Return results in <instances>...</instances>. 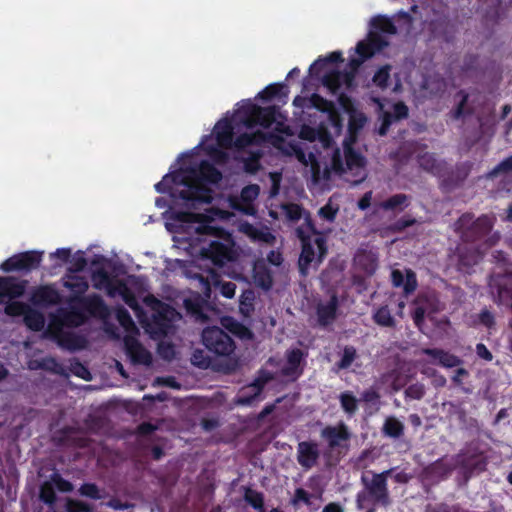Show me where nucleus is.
I'll return each mask as SVG.
<instances>
[{
  "instance_id": "obj_1",
  "label": "nucleus",
  "mask_w": 512,
  "mask_h": 512,
  "mask_svg": "<svg viewBox=\"0 0 512 512\" xmlns=\"http://www.w3.org/2000/svg\"><path fill=\"white\" fill-rule=\"evenodd\" d=\"M370 25L367 39L360 41L354 54L350 55L349 72L341 74L337 71L343 62L337 51L318 58L309 69L311 76L322 75L323 86L339 96L342 109L349 115V136L343 141V152L334 146V135L340 132L341 120L333 105L319 95L313 94L309 99L298 96L293 104L327 112L334 132L324 127L304 126L300 131V138L307 141L304 146L287 140L290 133L284 117L274 108H260L252 100L241 101L230 118L226 116L219 120L212 133L193 150L179 156L169 172L155 184L158 193H166L172 199L173 206L165 213V218L176 249L197 261H210L219 267L237 260L239 254L231 235L215 225L216 219H226L230 213L214 208L205 213L191 211L211 202L212 185L221 179V173L210 167L206 158L215 163L225 162L227 151L232 147L240 150L268 142L309 167L314 181L328 178L332 171L345 175L353 184L366 178L365 159L351 147L356 132L366 123V117L355 109L344 91L353 86L358 67L386 45L379 33L396 32L394 24L385 16L374 17Z\"/></svg>"
},
{
  "instance_id": "obj_2",
  "label": "nucleus",
  "mask_w": 512,
  "mask_h": 512,
  "mask_svg": "<svg viewBox=\"0 0 512 512\" xmlns=\"http://www.w3.org/2000/svg\"><path fill=\"white\" fill-rule=\"evenodd\" d=\"M93 286L104 290L113 299H120L131 307L139 318L145 331L155 339L166 336L180 314L173 308L161 303L153 296H146L144 304L147 312L142 314L137 306L136 298L142 295L143 282L135 276H109L104 270L95 271L92 275Z\"/></svg>"
},
{
  "instance_id": "obj_3",
  "label": "nucleus",
  "mask_w": 512,
  "mask_h": 512,
  "mask_svg": "<svg viewBox=\"0 0 512 512\" xmlns=\"http://www.w3.org/2000/svg\"><path fill=\"white\" fill-rule=\"evenodd\" d=\"M305 227L297 228V233L302 240V253L299 259L301 272L305 274L310 266L318 265L325 253L326 247L321 235L314 232L308 217H304Z\"/></svg>"
},
{
  "instance_id": "obj_4",
  "label": "nucleus",
  "mask_w": 512,
  "mask_h": 512,
  "mask_svg": "<svg viewBox=\"0 0 512 512\" xmlns=\"http://www.w3.org/2000/svg\"><path fill=\"white\" fill-rule=\"evenodd\" d=\"M117 319L127 332L124 342L127 354L134 363L148 365L151 362V354L135 339V325L125 310L117 311Z\"/></svg>"
},
{
  "instance_id": "obj_5",
  "label": "nucleus",
  "mask_w": 512,
  "mask_h": 512,
  "mask_svg": "<svg viewBox=\"0 0 512 512\" xmlns=\"http://www.w3.org/2000/svg\"><path fill=\"white\" fill-rule=\"evenodd\" d=\"M281 262V254L276 251L270 252L267 261L263 259L256 261L253 266L252 274V280L254 284L264 290L270 289L273 283V275L275 273V269L269 267L268 263L274 267H278Z\"/></svg>"
},
{
  "instance_id": "obj_6",
  "label": "nucleus",
  "mask_w": 512,
  "mask_h": 512,
  "mask_svg": "<svg viewBox=\"0 0 512 512\" xmlns=\"http://www.w3.org/2000/svg\"><path fill=\"white\" fill-rule=\"evenodd\" d=\"M203 344L218 355H229L234 350L231 338L217 327L206 328L202 333Z\"/></svg>"
},
{
  "instance_id": "obj_7",
  "label": "nucleus",
  "mask_w": 512,
  "mask_h": 512,
  "mask_svg": "<svg viewBox=\"0 0 512 512\" xmlns=\"http://www.w3.org/2000/svg\"><path fill=\"white\" fill-rule=\"evenodd\" d=\"M5 313L10 316H23L26 326L34 331L45 328L46 322L41 313L21 302H10L5 307Z\"/></svg>"
},
{
  "instance_id": "obj_8",
  "label": "nucleus",
  "mask_w": 512,
  "mask_h": 512,
  "mask_svg": "<svg viewBox=\"0 0 512 512\" xmlns=\"http://www.w3.org/2000/svg\"><path fill=\"white\" fill-rule=\"evenodd\" d=\"M43 252L28 251L13 255L0 265V270L4 272L30 270L38 267L42 260Z\"/></svg>"
},
{
  "instance_id": "obj_9",
  "label": "nucleus",
  "mask_w": 512,
  "mask_h": 512,
  "mask_svg": "<svg viewBox=\"0 0 512 512\" xmlns=\"http://www.w3.org/2000/svg\"><path fill=\"white\" fill-rule=\"evenodd\" d=\"M259 195V187L257 185H248L243 188L239 198H231L229 200L230 207L244 212L246 214L255 213V200Z\"/></svg>"
},
{
  "instance_id": "obj_10",
  "label": "nucleus",
  "mask_w": 512,
  "mask_h": 512,
  "mask_svg": "<svg viewBox=\"0 0 512 512\" xmlns=\"http://www.w3.org/2000/svg\"><path fill=\"white\" fill-rule=\"evenodd\" d=\"M84 319V314H70L64 318L61 316H51L45 333L51 337L60 338L64 326H78Z\"/></svg>"
},
{
  "instance_id": "obj_11",
  "label": "nucleus",
  "mask_w": 512,
  "mask_h": 512,
  "mask_svg": "<svg viewBox=\"0 0 512 512\" xmlns=\"http://www.w3.org/2000/svg\"><path fill=\"white\" fill-rule=\"evenodd\" d=\"M379 110L382 114V125L379 128V134L384 135L387 131L388 126L393 120L401 119L407 116L408 109L403 103H396L392 106L393 114L390 111L387 104H383L376 100Z\"/></svg>"
},
{
  "instance_id": "obj_12",
  "label": "nucleus",
  "mask_w": 512,
  "mask_h": 512,
  "mask_svg": "<svg viewBox=\"0 0 512 512\" xmlns=\"http://www.w3.org/2000/svg\"><path fill=\"white\" fill-rule=\"evenodd\" d=\"M26 283L11 277H0V302L20 297L25 291Z\"/></svg>"
},
{
  "instance_id": "obj_13",
  "label": "nucleus",
  "mask_w": 512,
  "mask_h": 512,
  "mask_svg": "<svg viewBox=\"0 0 512 512\" xmlns=\"http://www.w3.org/2000/svg\"><path fill=\"white\" fill-rule=\"evenodd\" d=\"M303 354L300 350L294 349L288 352L287 357L281 366V373L291 380L301 374V360Z\"/></svg>"
},
{
  "instance_id": "obj_14",
  "label": "nucleus",
  "mask_w": 512,
  "mask_h": 512,
  "mask_svg": "<svg viewBox=\"0 0 512 512\" xmlns=\"http://www.w3.org/2000/svg\"><path fill=\"white\" fill-rule=\"evenodd\" d=\"M297 456L299 463L305 468H311L315 465L319 450L316 444L311 442H301L297 448Z\"/></svg>"
},
{
  "instance_id": "obj_15",
  "label": "nucleus",
  "mask_w": 512,
  "mask_h": 512,
  "mask_svg": "<svg viewBox=\"0 0 512 512\" xmlns=\"http://www.w3.org/2000/svg\"><path fill=\"white\" fill-rule=\"evenodd\" d=\"M56 487L58 490L62 492H68L72 490V485L61 479L58 475H55L52 478V483H44L41 487L40 497L43 501L47 503H52L54 501V489Z\"/></svg>"
},
{
  "instance_id": "obj_16",
  "label": "nucleus",
  "mask_w": 512,
  "mask_h": 512,
  "mask_svg": "<svg viewBox=\"0 0 512 512\" xmlns=\"http://www.w3.org/2000/svg\"><path fill=\"white\" fill-rule=\"evenodd\" d=\"M271 378L270 373L264 372L253 384L246 387L238 399L240 404H251L260 394L262 387Z\"/></svg>"
},
{
  "instance_id": "obj_17",
  "label": "nucleus",
  "mask_w": 512,
  "mask_h": 512,
  "mask_svg": "<svg viewBox=\"0 0 512 512\" xmlns=\"http://www.w3.org/2000/svg\"><path fill=\"white\" fill-rule=\"evenodd\" d=\"M60 300L58 292L52 286L40 287L32 297L33 303L37 305L55 304Z\"/></svg>"
},
{
  "instance_id": "obj_18",
  "label": "nucleus",
  "mask_w": 512,
  "mask_h": 512,
  "mask_svg": "<svg viewBox=\"0 0 512 512\" xmlns=\"http://www.w3.org/2000/svg\"><path fill=\"white\" fill-rule=\"evenodd\" d=\"M64 286L72 294L71 300L76 299L79 295L83 294L88 288L86 280L83 277L76 274L67 275L64 279Z\"/></svg>"
},
{
  "instance_id": "obj_19",
  "label": "nucleus",
  "mask_w": 512,
  "mask_h": 512,
  "mask_svg": "<svg viewBox=\"0 0 512 512\" xmlns=\"http://www.w3.org/2000/svg\"><path fill=\"white\" fill-rule=\"evenodd\" d=\"M355 265L370 275L376 270L377 257L372 251H361L355 256Z\"/></svg>"
},
{
  "instance_id": "obj_20",
  "label": "nucleus",
  "mask_w": 512,
  "mask_h": 512,
  "mask_svg": "<svg viewBox=\"0 0 512 512\" xmlns=\"http://www.w3.org/2000/svg\"><path fill=\"white\" fill-rule=\"evenodd\" d=\"M445 83L438 75H429L421 83V94L423 97L436 95L443 91Z\"/></svg>"
},
{
  "instance_id": "obj_21",
  "label": "nucleus",
  "mask_w": 512,
  "mask_h": 512,
  "mask_svg": "<svg viewBox=\"0 0 512 512\" xmlns=\"http://www.w3.org/2000/svg\"><path fill=\"white\" fill-rule=\"evenodd\" d=\"M392 282L395 286H402L405 292L409 293L416 287L415 274L409 270L403 274L400 270H393L391 273Z\"/></svg>"
},
{
  "instance_id": "obj_22",
  "label": "nucleus",
  "mask_w": 512,
  "mask_h": 512,
  "mask_svg": "<svg viewBox=\"0 0 512 512\" xmlns=\"http://www.w3.org/2000/svg\"><path fill=\"white\" fill-rule=\"evenodd\" d=\"M424 353L431 358L432 363H438L447 368L456 367L460 363L456 356L442 350H425Z\"/></svg>"
},
{
  "instance_id": "obj_23",
  "label": "nucleus",
  "mask_w": 512,
  "mask_h": 512,
  "mask_svg": "<svg viewBox=\"0 0 512 512\" xmlns=\"http://www.w3.org/2000/svg\"><path fill=\"white\" fill-rule=\"evenodd\" d=\"M322 436L328 439L331 446H337L348 438V433L346 428L341 425L324 429Z\"/></svg>"
},
{
  "instance_id": "obj_24",
  "label": "nucleus",
  "mask_w": 512,
  "mask_h": 512,
  "mask_svg": "<svg viewBox=\"0 0 512 512\" xmlns=\"http://www.w3.org/2000/svg\"><path fill=\"white\" fill-rule=\"evenodd\" d=\"M87 312L93 316L106 318L109 314L108 308L102 303L98 297H91L84 300L83 303Z\"/></svg>"
},
{
  "instance_id": "obj_25",
  "label": "nucleus",
  "mask_w": 512,
  "mask_h": 512,
  "mask_svg": "<svg viewBox=\"0 0 512 512\" xmlns=\"http://www.w3.org/2000/svg\"><path fill=\"white\" fill-rule=\"evenodd\" d=\"M294 505H306L312 509H317L320 506V497L318 495H309L303 489H297L293 498Z\"/></svg>"
},
{
  "instance_id": "obj_26",
  "label": "nucleus",
  "mask_w": 512,
  "mask_h": 512,
  "mask_svg": "<svg viewBox=\"0 0 512 512\" xmlns=\"http://www.w3.org/2000/svg\"><path fill=\"white\" fill-rule=\"evenodd\" d=\"M336 311V298L333 296L329 299L326 304H320L318 306V317L322 324L331 322L335 317Z\"/></svg>"
},
{
  "instance_id": "obj_27",
  "label": "nucleus",
  "mask_w": 512,
  "mask_h": 512,
  "mask_svg": "<svg viewBox=\"0 0 512 512\" xmlns=\"http://www.w3.org/2000/svg\"><path fill=\"white\" fill-rule=\"evenodd\" d=\"M370 494L376 501L385 503L386 488L384 475H376L373 478Z\"/></svg>"
},
{
  "instance_id": "obj_28",
  "label": "nucleus",
  "mask_w": 512,
  "mask_h": 512,
  "mask_svg": "<svg viewBox=\"0 0 512 512\" xmlns=\"http://www.w3.org/2000/svg\"><path fill=\"white\" fill-rule=\"evenodd\" d=\"M222 324L231 333L235 334L241 339H250L252 337V333L248 328L233 319L225 318L222 320Z\"/></svg>"
},
{
  "instance_id": "obj_29",
  "label": "nucleus",
  "mask_w": 512,
  "mask_h": 512,
  "mask_svg": "<svg viewBox=\"0 0 512 512\" xmlns=\"http://www.w3.org/2000/svg\"><path fill=\"white\" fill-rule=\"evenodd\" d=\"M255 300V294L251 290H247L242 293L240 297L239 309L244 316H250L253 311V303Z\"/></svg>"
},
{
  "instance_id": "obj_30",
  "label": "nucleus",
  "mask_w": 512,
  "mask_h": 512,
  "mask_svg": "<svg viewBox=\"0 0 512 512\" xmlns=\"http://www.w3.org/2000/svg\"><path fill=\"white\" fill-rule=\"evenodd\" d=\"M437 307L435 304L429 303V305H425L422 302L419 303V305L416 307L413 319L415 324L418 327H421L422 321L425 316H429L432 312L436 311Z\"/></svg>"
},
{
  "instance_id": "obj_31",
  "label": "nucleus",
  "mask_w": 512,
  "mask_h": 512,
  "mask_svg": "<svg viewBox=\"0 0 512 512\" xmlns=\"http://www.w3.org/2000/svg\"><path fill=\"white\" fill-rule=\"evenodd\" d=\"M374 321L384 327H392L394 326V319L390 314V311L387 307H380L373 314Z\"/></svg>"
},
{
  "instance_id": "obj_32",
  "label": "nucleus",
  "mask_w": 512,
  "mask_h": 512,
  "mask_svg": "<svg viewBox=\"0 0 512 512\" xmlns=\"http://www.w3.org/2000/svg\"><path fill=\"white\" fill-rule=\"evenodd\" d=\"M278 94H282L284 97H287L288 92L284 85L281 84H272L266 87L263 91L258 94V97L261 99H271Z\"/></svg>"
},
{
  "instance_id": "obj_33",
  "label": "nucleus",
  "mask_w": 512,
  "mask_h": 512,
  "mask_svg": "<svg viewBox=\"0 0 512 512\" xmlns=\"http://www.w3.org/2000/svg\"><path fill=\"white\" fill-rule=\"evenodd\" d=\"M402 430H403V425L397 419L388 418L385 421V424H384L385 434L392 436V437H397L402 433Z\"/></svg>"
},
{
  "instance_id": "obj_34",
  "label": "nucleus",
  "mask_w": 512,
  "mask_h": 512,
  "mask_svg": "<svg viewBox=\"0 0 512 512\" xmlns=\"http://www.w3.org/2000/svg\"><path fill=\"white\" fill-rule=\"evenodd\" d=\"M187 277H190V278H196L198 280V283L200 285V290L201 292L204 294V296L206 298H209L210 297V291H211V283L209 281V278L208 276L205 277L203 275V273H194V274H190V273H186V272H183Z\"/></svg>"
},
{
  "instance_id": "obj_35",
  "label": "nucleus",
  "mask_w": 512,
  "mask_h": 512,
  "mask_svg": "<svg viewBox=\"0 0 512 512\" xmlns=\"http://www.w3.org/2000/svg\"><path fill=\"white\" fill-rule=\"evenodd\" d=\"M243 230L252 238L259 239L267 243L271 242L274 239V237L271 235L269 231H257L250 225H244Z\"/></svg>"
},
{
  "instance_id": "obj_36",
  "label": "nucleus",
  "mask_w": 512,
  "mask_h": 512,
  "mask_svg": "<svg viewBox=\"0 0 512 512\" xmlns=\"http://www.w3.org/2000/svg\"><path fill=\"white\" fill-rule=\"evenodd\" d=\"M340 402H341L342 408L347 413L355 412V410L357 408V400L351 393L346 392V393L341 394Z\"/></svg>"
},
{
  "instance_id": "obj_37",
  "label": "nucleus",
  "mask_w": 512,
  "mask_h": 512,
  "mask_svg": "<svg viewBox=\"0 0 512 512\" xmlns=\"http://www.w3.org/2000/svg\"><path fill=\"white\" fill-rule=\"evenodd\" d=\"M282 211L289 220H298L303 217L302 209L296 204H286L282 206Z\"/></svg>"
},
{
  "instance_id": "obj_38",
  "label": "nucleus",
  "mask_w": 512,
  "mask_h": 512,
  "mask_svg": "<svg viewBox=\"0 0 512 512\" xmlns=\"http://www.w3.org/2000/svg\"><path fill=\"white\" fill-rule=\"evenodd\" d=\"M213 285L219 287L221 294L226 298H232L235 295L236 285L232 282L217 281L213 279Z\"/></svg>"
},
{
  "instance_id": "obj_39",
  "label": "nucleus",
  "mask_w": 512,
  "mask_h": 512,
  "mask_svg": "<svg viewBox=\"0 0 512 512\" xmlns=\"http://www.w3.org/2000/svg\"><path fill=\"white\" fill-rule=\"evenodd\" d=\"M71 256V250L67 248L57 249L55 252L50 254V258L55 261V265L61 266L68 262Z\"/></svg>"
},
{
  "instance_id": "obj_40",
  "label": "nucleus",
  "mask_w": 512,
  "mask_h": 512,
  "mask_svg": "<svg viewBox=\"0 0 512 512\" xmlns=\"http://www.w3.org/2000/svg\"><path fill=\"white\" fill-rule=\"evenodd\" d=\"M389 79V67L385 66L380 68L373 77V83L380 87L384 88L387 85V81Z\"/></svg>"
},
{
  "instance_id": "obj_41",
  "label": "nucleus",
  "mask_w": 512,
  "mask_h": 512,
  "mask_svg": "<svg viewBox=\"0 0 512 512\" xmlns=\"http://www.w3.org/2000/svg\"><path fill=\"white\" fill-rule=\"evenodd\" d=\"M406 196L404 195H395L391 197L389 200L382 204V207L385 209H395L402 208L406 205Z\"/></svg>"
},
{
  "instance_id": "obj_42",
  "label": "nucleus",
  "mask_w": 512,
  "mask_h": 512,
  "mask_svg": "<svg viewBox=\"0 0 512 512\" xmlns=\"http://www.w3.org/2000/svg\"><path fill=\"white\" fill-rule=\"evenodd\" d=\"M245 499L256 509L262 512L261 508L263 505V499L261 494L253 490H247L245 493Z\"/></svg>"
},
{
  "instance_id": "obj_43",
  "label": "nucleus",
  "mask_w": 512,
  "mask_h": 512,
  "mask_svg": "<svg viewBox=\"0 0 512 512\" xmlns=\"http://www.w3.org/2000/svg\"><path fill=\"white\" fill-rule=\"evenodd\" d=\"M80 493L83 496L90 497L93 499H100L103 497L100 490L94 484H85L80 488Z\"/></svg>"
},
{
  "instance_id": "obj_44",
  "label": "nucleus",
  "mask_w": 512,
  "mask_h": 512,
  "mask_svg": "<svg viewBox=\"0 0 512 512\" xmlns=\"http://www.w3.org/2000/svg\"><path fill=\"white\" fill-rule=\"evenodd\" d=\"M356 356V351L351 348L347 347L344 349L343 356L341 359V362L339 364L340 368H347L350 366V364L353 362Z\"/></svg>"
},
{
  "instance_id": "obj_45",
  "label": "nucleus",
  "mask_w": 512,
  "mask_h": 512,
  "mask_svg": "<svg viewBox=\"0 0 512 512\" xmlns=\"http://www.w3.org/2000/svg\"><path fill=\"white\" fill-rule=\"evenodd\" d=\"M67 512H88L89 509L81 502L69 500L66 505Z\"/></svg>"
},
{
  "instance_id": "obj_46",
  "label": "nucleus",
  "mask_w": 512,
  "mask_h": 512,
  "mask_svg": "<svg viewBox=\"0 0 512 512\" xmlns=\"http://www.w3.org/2000/svg\"><path fill=\"white\" fill-rule=\"evenodd\" d=\"M337 209L333 208L330 204L325 205L319 210V214L324 219L331 221L336 215Z\"/></svg>"
},
{
  "instance_id": "obj_47",
  "label": "nucleus",
  "mask_w": 512,
  "mask_h": 512,
  "mask_svg": "<svg viewBox=\"0 0 512 512\" xmlns=\"http://www.w3.org/2000/svg\"><path fill=\"white\" fill-rule=\"evenodd\" d=\"M251 155H252V158L249 160V161H246L245 162V169L250 172V173H253L255 172L257 169H258V153L254 152V151H250Z\"/></svg>"
},
{
  "instance_id": "obj_48",
  "label": "nucleus",
  "mask_w": 512,
  "mask_h": 512,
  "mask_svg": "<svg viewBox=\"0 0 512 512\" xmlns=\"http://www.w3.org/2000/svg\"><path fill=\"white\" fill-rule=\"evenodd\" d=\"M512 170V156L508 159L504 160L502 163L498 165V167L491 173V175H496L501 172H508Z\"/></svg>"
},
{
  "instance_id": "obj_49",
  "label": "nucleus",
  "mask_w": 512,
  "mask_h": 512,
  "mask_svg": "<svg viewBox=\"0 0 512 512\" xmlns=\"http://www.w3.org/2000/svg\"><path fill=\"white\" fill-rule=\"evenodd\" d=\"M270 181L272 183V195H275L278 193L279 183L281 180V175L279 173H270L269 174Z\"/></svg>"
},
{
  "instance_id": "obj_50",
  "label": "nucleus",
  "mask_w": 512,
  "mask_h": 512,
  "mask_svg": "<svg viewBox=\"0 0 512 512\" xmlns=\"http://www.w3.org/2000/svg\"><path fill=\"white\" fill-rule=\"evenodd\" d=\"M72 261L74 262V264L72 265V267H75L77 269H81L82 267L85 266V259L83 257V254L81 252H78L76 253L73 258H72Z\"/></svg>"
},
{
  "instance_id": "obj_51",
  "label": "nucleus",
  "mask_w": 512,
  "mask_h": 512,
  "mask_svg": "<svg viewBox=\"0 0 512 512\" xmlns=\"http://www.w3.org/2000/svg\"><path fill=\"white\" fill-rule=\"evenodd\" d=\"M476 351H477V354L483 358V359H486V360H491L492 359V355L491 353L488 351V349L485 347V345L483 344H478L477 347H476Z\"/></svg>"
},
{
  "instance_id": "obj_52",
  "label": "nucleus",
  "mask_w": 512,
  "mask_h": 512,
  "mask_svg": "<svg viewBox=\"0 0 512 512\" xmlns=\"http://www.w3.org/2000/svg\"><path fill=\"white\" fill-rule=\"evenodd\" d=\"M372 198L371 192L366 193L358 202V206L360 209L364 210L369 207L370 201Z\"/></svg>"
},
{
  "instance_id": "obj_53",
  "label": "nucleus",
  "mask_w": 512,
  "mask_h": 512,
  "mask_svg": "<svg viewBox=\"0 0 512 512\" xmlns=\"http://www.w3.org/2000/svg\"><path fill=\"white\" fill-rule=\"evenodd\" d=\"M408 395L412 396V397H415V398H419L423 395V388L422 387H410L407 391Z\"/></svg>"
},
{
  "instance_id": "obj_54",
  "label": "nucleus",
  "mask_w": 512,
  "mask_h": 512,
  "mask_svg": "<svg viewBox=\"0 0 512 512\" xmlns=\"http://www.w3.org/2000/svg\"><path fill=\"white\" fill-rule=\"evenodd\" d=\"M363 399L366 401V402H376V400L378 399V395L376 394L375 391H367L364 395H363Z\"/></svg>"
},
{
  "instance_id": "obj_55",
  "label": "nucleus",
  "mask_w": 512,
  "mask_h": 512,
  "mask_svg": "<svg viewBox=\"0 0 512 512\" xmlns=\"http://www.w3.org/2000/svg\"><path fill=\"white\" fill-rule=\"evenodd\" d=\"M322 512H343L341 507L338 504L330 503L328 504Z\"/></svg>"
},
{
  "instance_id": "obj_56",
  "label": "nucleus",
  "mask_w": 512,
  "mask_h": 512,
  "mask_svg": "<svg viewBox=\"0 0 512 512\" xmlns=\"http://www.w3.org/2000/svg\"><path fill=\"white\" fill-rule=\"evenodd\" d=\"M185 306L188 310H190L192 313H197L200 308L199 300H197V303L195 305H191L190 300H185Z\"/></svg>"
},
{
  "instance_id": "obj_57",
  "label": "nucleus",
  "mask_w": 512,
  "mask_h": 512,
  "mask_svg": "<svg viewBox=\"0 0 512 512\" xmlns=\"http://www.w3.org/2000/svg\"><path fill=\"white\" fill-rule=\"evenodd\" d=\"M159 351L160 353L165 357V358H170L173 356L174 352H173V349L172 348H168L167 351L164 349V345L161 344L159 346Z\"/></svg>"
},
{
  "instance_id": "obj_58",
  "label": "nucleus",
  "mask_w": 512,
  "mask_h": 512,
  "mask_svg": "<svg viewBox=\"0 0 512 512\" xmlns=\"http://www.w3.org/2000/svg\"><path fill=\"white\" fill-rule=\"evenodd\" d=\"M466 375V371L464 369H458L453 380L457 383H460L462 378Z\"/></svg>"
},
{
  "instance_id": "obj_59",
  "label": "nucleus",
  "mask_w": 512,
  "mask_h": 512,
  "mask_svg": "<svg viewBox=\"0 0 512 512\" xmlns=\"http://www.w3.org/2000/svg\"><path fill=\"white\" fill-rule=\"evenodd\" d=\"M106 505L116 510L123 508V506L120 505L116 500H110L109 502L106 503Z\"/></svg>"
},
{
  "instance_id": "obj_60",
  "label": "nucleus",
  "mask_w": 512,
  "mask_h": 512,
  "mask_svg": "<svg viewBox=\"0 0 512 512\" xmlns=\"http://www.w3.org/2000/svg\"><path fill=\"white\" fill-rule=\"evenodd\" d=\"M482 321L486 324V325H490L491 323V315L487 312L483 313L482 315Z\"/></svg>"
},
{
  "instance_id": "obj_61",
  "label": "nucleus",
  "mask_w": 512,
  "mask_h": 512,
  "mask_svg": "<svg viewBox=\"0 0 512 512\" xmlns=\"http://www.w3.org/2000/svg\"><path fill=\"white\" fill-rule=\"evenodd\" d=\"M6 376V370L0 365V380Z\"/></svg>"
},
{
  "instance_id": "obj_62",
  "label": "nucleus",
  "mask_w": 512,
  "mask_h": 512,
  "mask_svg": "<svg viewBox=\"0 0 512 512\" xmlns=\"http://www.w3.org/2000/svg\"><path fill=\"white\" fill-rule=\"evenodd\" d=\"M481 221L485 222V224L490 228L492 226V222L489 218L485 217Z\"/></svg>"
},
{
  "instance_id": "obj_63",
  "label": "nucleus",
  "mask_w": 512,
  "mask_h": 512,
  "mask_svg": "<svg viewBox=\"0 0 512 512\" xmlns=\"http://www.w3.org/2000/svg\"><path fill=\"white\" fill-rule=\"evenodd\" d=\"M298 73H299V69H298V68H294V69H292V70L289 72L288 76H289V77H292L293 75L298 74Z\"/></svg>"
},
{
  "instance_id": "obj_64",
  "label": "nucleus",
  "mask_w": 512,
  "mask_h": 512,
  "mask_svg": "<svg viewBox=\"0 0 512 512\" xmlns=\"http://www.w3.org/2000/svg\"><path fill=\"white\" fill-rule=\"evenodd\" d=\"M507 218L512 221V206L508 209Z\"/></svg>"
}]
</instances>
